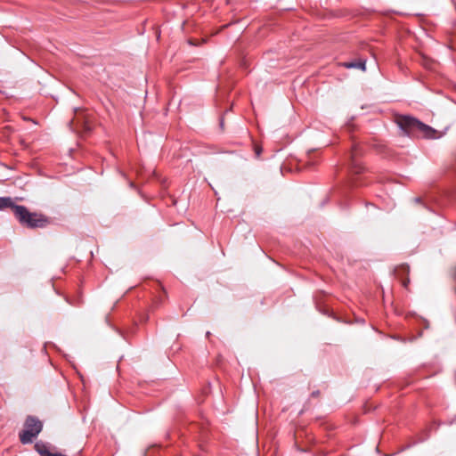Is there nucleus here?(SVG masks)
<instances>
[{"instance_id":"nucleus-3","label":"nucleus","mask_w":456,"mask_h":456,"mask_svg":"<svg viewBox=\"0 0 456 456\" xmlns=\"http://www.w3.org/2000/svg\"><path fill=\"white\" fill-rule=\"evenodd\" d=\"M43 423L34 416H28L24 423V430L20 433L21 444H27L33 442L42 431Z\"/></svg>"},{"instance_id":"nucleus-4","label":"nucleus","mask_w":456,"mask_h":456,"mask_svg":"<svg viewBox=\"0 0 456 456\" xmlns=\"http://www.w3.org/2000/svg\"><path fill=\"white\" fill-rule=\"evenodd\" d=\"M362 154L360 146L354 144L350 155V168L352 172L359 174L363 170V166L358 160V157Z\"/></svg>"},{"instance_id":"nucleus-2","label":"nucleus","mask_w":456,"mask_h":456,"mask_svg":"<svg viewBox=\"0 0 456 456\" xmlns=\"http://www.w3.org/2000/svg\"><path fill=\"white\" fill-rule=\"evenodd\" d=\"M14 216L19 223L27 228H45L50 224V219L37 212H30L25 206L14 207Z\"/></svg>"},{"instance_id":"nucleus-8","label":"nucleus","mask_w":456,"mask_h":456,"mask_svg":"<svg viewBox=\"0 0 456 456\" xmlns=\"http://www.w3.org/2000/svg\"><path fill=\"white\" fill-rule=\"evenodd\" d=\"M47 456H66L65 454H62L61 452H51V454Z\"/></svg>"},{"instance_id":"nucleus-1","label":"nucleus","mask_w":456,"mask_h":456,"mask_svg":"<svg viewBox=\"0 0 456 456\" xmlns=\"http://www.w3.org/2000/svg\"><path fill=\"white\" fill-rule=\"evenodd\" d=\"M395 122L404 135L425 138L435 137L436 130L414 117L398 114L395 116Z\"/></svg>"},{"instance_id":"nucleus-5","label":"nucleus","mask_w":456,"mask_h":456,"mask_svg":"<svg viewBox=\"0 0 456 456\" xmlns=\"http://www.w3.org/2000/svg\"><path fill=\"white\" fill-rule=\"evenodd\" d=\"M365 65H366L365 60H362V59H359V60H356L354 61H348V62L342 63V66L346 69H359L363 71L366 69Z\"/></svg>"},{"instance_id":"nucleus-7","label":"nucleus","mask_w":456,"mask_h":456,"mask_svg":"<svg viewBox=\"0 0 456 456\" xmlns=\"http://www.w3.org/2000/svg\"><path fill=\"white\" fill-rule=\"evenodd\" d=\"M35 448L41 456H47L52 452L49 446L43 442L37 443Z\"/></svg>"},{"instance_id":"nucleus-12","label":"nucleus","mask_w":456,"mask_h":456,"mask_svg":"<svg viewBox=\"0 0 456 456\" xmlns=\"http://www.w3.org/2000/svg\"><path fill=\"white\" fill-rule=\"evenodd\" d=\"M220 125H221V126H223V125H224V120H223V118H222V119H221V121H220Z\"/></svg>"},{"instance_id":"nucleus-6","label":"nucleus","mask_w":456,"mask_h":456,"mask_svg":"<svg viewBox=\"0 0 456 456\" xmlns=\"http://www.w3.org/2000/svg\"><path fill=\"white\" fill-rule=\"evenodd\" d=\"M18 205L14 204L12 199L10 197H0V210L10 208L14 213V207Z\"/></svg>"},{"instance_id":"nucleus-10","label":"nucleus","mask_w":456,"mask_h":456,"mask_svg":"<svg viewBox=\"0 0 456 456\" xmlns=\"http://www.w3.org/2000/svg\"><path fill=\"white\" fill-rule=\"evenodd\" d=\"M415 202L417 203H420L421 202V198L418 197V198H415L414 199Z\"/></svg>"},{"instance_id":"nucleus-11","label":"nucleus","mask_w":456,"mask_h":456,"mask_svg":"<svg viewBox=\"0 0 456 456\" xmlns=\"http://www.w3.org/2000/svg\"><path fill=\"white\" fill-rule=\"evenodd\" d=\"M318 395H319V392H318V391H317V392H313V393H312V395H313V396H317Z\"/></svg>"},{"instance_id":"nucleus-9","label":"nucleus","mask_w":456,"mask_h":456,"mask_svg":"<svg viewBox=\"0 0 456 456\" xmlns=\"http://www.w3.org/2000/svg\"><path fill=\"white\" fill-rule=\"evenodd\" d=\"M409 281H409L408 279H407V280H405V281H403V287H405V288H406V287H407V285H408V283H409Z\"/></svg>"}]
</instances>
